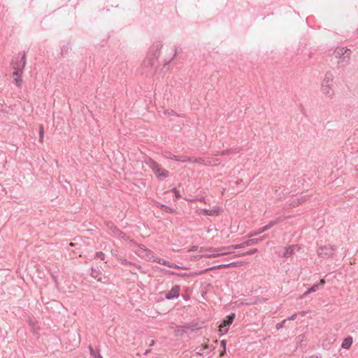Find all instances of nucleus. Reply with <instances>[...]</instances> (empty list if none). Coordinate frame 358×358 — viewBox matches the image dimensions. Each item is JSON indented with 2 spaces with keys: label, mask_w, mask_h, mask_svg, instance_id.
<instances>
[{
  "label": "nucleus",
  "mask_w": 358,
  "mask_h": 358,
  "mask_svg": "<svg viewBox=\"0 0 358 358\" xmlns=\"http://www.w3.org/2000/svg\"><path fill=\"white\" fill-rule=\"evenodd\" d=\"M162 48V44L160 41H156L150 46L148 55L142 64L145 73L152 74L155 72L157 65V58L159 55V50Z\"/></svg>",
  "instance_id": "nucleus-1"
},
{
  "label": "nucleus",
  "mask_w": 358,
  "mask_h": 358,
  "mask_svg": "<svg viewBox=\"0 0 358 358\" xmlns=\"http://www.w3.org/2000/svg\"><path fill=\"white\" fill-rule=\"evenodd\" d=\"M334 73L332 71H327L322 78L320 90L327 98L332 99L334 96Z\"/></svg>",
  "instance_id": "nucleus-2"
},
{
  "label": "nucleus",
  "mask_w": 358,
  "mask_h": 358,
  "mask_svg": "<svg viewBox=\"0 0 358 358\" xmlns=\"http://www.w3.org/2000/svg\"><path fill=\"white\" fill-rule=\"evenodd\" d=\"M145 164L148 166L159 180H163L169 176V172L159 167V164L150 157L146 158Z\"/></svg>",
  "instance_id": "nucleus-3"
},
{
  "label": "nucleus",
  "mask_w": 358,
  "mask_h": 358,
  "mask_svg": "<svg viewBox=\"0 0 358 358\" xmlns=\"http://www.w3.org/2000/svg\"><path fill=\"white\" fill-rule=\"evenodd\" d=\"M351 53V50L348 48L338 47L334 50L333 55L339 59L338 62V64L344 66L349 64Z\"/></svg>",
  "instance_id": "nucleus-4"
},
{
  "label": "nucleus",
  "mask_w": 358,
  "mask_h": 358,
  "mask_svg": "<svg viewBox=\"0 0 358 358\" xmlns=\"http://www.w3.org/2000/svg\"><path fill=\"white\" fill-rule=\"evenodd\" d=\"M134 252L140 258L146 261H150L152 258L153 252L148 249L144 245L139 244L133 250Z\"/></svg>",
  "instance_id": "nucleus-5"
},
{
  "label": "nucleus",
  "mask_w": 358,
  "mask_h": 358,
  "mask_svg": "<svg viewBox=\"0 0 358 358\" xmlns=\"http://www.w3.org/2000/svg\"><path fill=\"white\" fill-rule=\"evenodd\" d=\"M207 253L201 255V257L211 258V257H217L222 255H225L230 252L226 251V247L219 248H210L206 250Z\"/></svg>",
  "instance_id": "nucleus-6"
},
{
  "label": "nucleus",
  "mask_w": 358,
  "mask_h": 358,
  "mask_svg": "<svg viewBox=\"0 0 358 358\" xmlns=\"http://www.w3.org/2000/svg\"><path fill=\"white\" fill-rule=\"evenodd\" d=\"M336 246L334 245H325L321 247L318 251L317 254L320 257L324 258H329L333 256L334 252L336 250Z\"/></svg>",
  "instance_id": "nucleus-7"
},
{
  "label": "nucleus",
  "mask_w": 358,
  "mask_h": 358,
  "mask_svg": "<svg viewBox=\"0 0 358 358\" xmlns=\"http://www.w3.org/2000/svg\"><path fill=\"white\" fill-rule=\"evenodd\" d=\"M282 220H283L282 217H278L277 219H275L274 220H271L266 225H265L264 227L260 228L257 231H255L254 234L250 235L249 237H252V236H257V235H259V234H262V233H263V232L270 229L271 227H273V226L278 224V223H280Z\"/></svg>",
  "instance_id": "nucleus-8"
},
{
  "label": "nucleus",
  "mask_w": 358,
  "mask_h": 358,
  "mask_svg": "<svg viewBox=\"0 0 358 358\" xmlns=\"http://www.w3.org/2000/svg\"><path fill=\"white\" fill-rule=\"evenodd\" d=\"M152 262H157L159 264L164 265L166 266H168L169 268H181V267L176 264L171 263L169 261L164 260L162 258L157 257L155 256L154 253L152 254V258L151 259Z\"/></svg>",
  "instance_id": "nucleus-9"
},
{
  "label": "nucleus",
  "mask_w": 358,
  "mask_h": 358,
  "mask_svg": "<svg viewBox=\"0 0 358 358\" xmlns=\"http://www.w3.org/2000/svg\"><path fill=\"white\" fill-rule=\"evenodd\" d=\"M26 64V57L25 54L22 53L20 59L19 57L16 58V61L13 60L11 63L13 69H20L23 70L24 67Z\"/></svg>",
  "instance_id": "nucleus-10"
},
{
  "label": "nucleus",
  "mask_w": 358,
  "mask_h": 358,
  "mask_svg": "<svg viewBox=\"0 0 358 358\" xmlns=\"http://www.w3.org/2000/svg\"><path fill=\"white\" fill-rule=\"evenodd\" d=\"M180 291V287L179 285H174L171 289L165 294V298L169 300L177 299L179 296Z\"/></svg>",
  "instance_id": "nucleus-11"
},
{
  "label": "nucleus",
  "mask_w": 358,
  "mask_h": 358,
  "mask_svg": "<svg viewBox=\"0 0 358 358\" xmlns=\"http://www.w3.org/2000/svg\"><path fill=\"white\" fill-rule=\"evenodd\" d=\"M217 159H215L213 158H203V157H199L195 158V163L203 164L206 166H215L217 164Z\"/></svg>",
  "instance_id": "nucleus-12"
},
{
  "label": "nucleus",
  "mask_w": 358,
  "mask_h": 358,
  "mask_svg": "<svg viewBox=\"0 0 358 358\" xmlns=\"http://www.w3.org/2000/svg\"><path fill=\"white\" fill-rule=\"evenodd\" d=\"M220 211V208L217 206H215L212 210L203 209L202 213L205 215L209 216H217L219 215Z\"/></svg>",
  "instance_id": "nucleus-13"
},
{
  "label": "nucleus",
  "mask_w": 358,
  "mask_h": 358,
  "mask_svg": "<svg viewBox=\"0 0 358 358\" xmlns=\"http://www.w3.org/2000/svg\"><path fill=\"white\" fill-rule=\"evenodd\" d=\"M106 227L113 233L114 236H117V234H120V230L113 222H106Z\"/></svg>",
  "instance_id": "nucleus-14"
},
{
  "label": "nucleus",
  "mask_w": 358,
  "mask_h": 358,
  "mask_svg": "<svg viewBox=\"0 0 358 358\" xmlns=\"http://www.w3.org/2000/svg\"><path fill=\"white\" fill-rule=\"evenodd\" d=\"M299 250V248L297 245H289L285 249L283 257H287L292 255L294 253L295 250Z\"/></svg>",
  "instance_id": "nucleus-15"
},
{
  "label": "nucleus",
  "mask_w": 358,
  "mask_h": 358,
  "mask_svg": "<svg viewBox=\"0 0 358 358\" xmlns=\"http://www.w3.org/2000/svg\"><path fill=\"white\" fill-rule=\"evenodd\" d=\"M306 200H307V196H306V195L301 196L300 198L292 201V202L290 203V206L294 208L296 207L299 204L304 203Z\"/></svg>",
  "instance_id": "nucleus-16"
},
{
  "label": "nucleus",
  "mask_w": 358,
  "mask_h": 358,
  "mask_svg": "<svg viewBox=\"0 0 358 358\" xmlns=\"http://www.w3.org/2000/svg\"><path fill=\"white\" fill-rule=\"evenodd\" d=\"M162 155L163 157L166 159H172L175 161H177V159L178 157V156L173 155V153L168 150L163 151Z\"/></svg>",
  "instance_id": "nucleus-17"
},
{
  "label": "nucleus",
  "mask_w": 358,
  "mask_h": 358,
  "mask_svg": "<svg viewBox=\"0 0 358 358\" xmlns=\"http://www.w3.org/2000/svg\"><path fill=\"white\" fill-rule=\"evenodd\" d=\"M156 206L157 208H159L162 210H164L165 212L166 213H172L174 212V210L173 208H171V207L165 205V204H162V203H160L159 202H156Z\"/></svg>",
  "instance_id": "nucleus-18"
},
{
  "label": "nucleus",
  "mask_w": 358,
  "mask_h": 358,
  "mask_svg": "<svg viewBox=\"0 0 358 358\" xmlns=\"http://www.w3.org/2000/svg\"><path fill=\"white\" fill-rule=\"evenodd\" d=\"M352 344V338L350 336H348L343 340L341 347L344 349H348L351 346Z\"/></svg>",
  "instance_id": "nucleus-19"
},
{
  "label": "nucleus",
  "mask_w": 358,
  "mask_h": 358,
  "mask_svg": "<svg viewBox=\"0 0 358 358\" xmlns=\"http://www.w3.org/2000/svg\"><path fill=\"white\" fill-rule=\"evenodd\" d=\"M237 264H238V263H236V262H231V263L226 264H220V265L212 266L210 269L213 270V269H220V268H228L230 266H236Z\"/></svg>",
  "instance_id": "nucleus-20"
},
{
  "label": "nucleus",
  "mask_w": 358,
  "mask_h": 358,
  "mask_svg": "<svg viewBox=\"0 0 358 358\" xmlns=\"http://www.w3.org/2000/svg\"><path fill=\"white\" fill-rule=\"evenodd\" d=\"M325 284V280L322 279L319 283L313 285L311 287L309 288V292H316L320 287H323Z\"/></svg>",
  "instance_id": "nucleus-21"
},
{
  "label": "nucleus",
  "mask_w": 358,
  "mask_h": 358,
  "mask_svg": "<svg viewBox=\"0 0 358 358\" xmlns=\"http://www.w3.org/2000/svg\"><path fill=\"white\" fill-rule=\"evenodd\" d=\"M245 247H246V244H245V242H243L240 244L232 245L226 247V251L229 252V250H231L241 249V248H243Z\"/></svg>",
  "instance_id": "nucleus-22"
},
{
  "label": "nucleus",
  "mask_w": 358,
  "mask_h": 358,
  "mask_svg": "<svg viewBox=\"0 0 358 358\" xmlns=\"http://www.w3.org/2000/svg\"><path fill=\"white\" fill-rule=\"evenodd\" d=\"M219 331L221 332V335L225 334L228 332L229 329V325L222 322V323L219 326Z\"/></svg>",
  "instance_id": "nucleus-23"
},
{
  "label": "nucleus",
  "mask_w": 358,
  "mask_h": 358,
  "mask_svg": "<svg viewBox=\"0 0 358 358\" xmlns=\"http://www.w3.org/2000/svg\"><path fill=\"white\" fill-rule=\"evenodd\" d=\"M89 350L90 355L92 358H102L101 355L99 353V351H95L91 345L89 346Z\"/></svg>",
  "instance_id": "nucleus-24"
},
{
  "label": "nucleus",
  "mask_w": 358,
  "mask_h": 358,
  "mask_svg": "<svg viewBox=\"0 0 358 358\" xmlns=\"http://www.w3.org/2000/svg\"><path fill=\"white\" fill-rule=\"evenodd\" d=\"M234 318H235V313H232L230 315H229L227 317V319L223 320V322L230 326V324H232Z\"/></svg>",
  "instance_id": "nucleus-25"
},
{
  "label": "nucleus",
  "mask_w": 358,
  "mask_h": 358,
  "mask_svg": "<svg viewBox=\"0 0 358 358\" xmlns=\"http://www.w3.org/2000/svg\"><path fill=\"white\" fill-rule=\"evenodd\" d=\"M258 243H259L258 238H251V239H249V240L245 241V244H246V246L253 245Z\"/></svg>",
  "instance_id": "nucleus-26"
},
{
  "label": "nucleus",
  "mask_w": 358,
  "mask_h": 358,
  "mask_svg": "<svg viewBox=\"0 0 358 358\" xmlns=\"http://www.w3.org/2000/svg\"><path fill=\"white\" fill-rule=\"evenodd\" d=\"M192 160V157H187V156H178L177 161L181 162H186Z\"/></svg>",
  "instance_id": "nucleus-27"
},
{
  "label": "nucleus",
  "mask_w": 358,
  "mask_h": 358,
  "mask_svg": "<svg viewBox=\"0 0 358 358\" xmlns=\"http://www.w3.org/2000/svg\"><path fill=\"white\" fill-rule=\"evenodd\" d=\"M257 252V248H254V249L250 250H249L248 252H243L242 254H239L237 256L241 257V256H245V255H251L255 254Z\"/></svg>",
  "instance_id": "nucleus-28"
},
{
  "label": "nucleus",
  "mask_w": 358,
  "mask_h": 358,
  "mask_svg": "<svg viewBox=\"0 0 358 358\" xmlns=\"http://www.w3.org/2000/svg\"><path fill=\"white\" fill-rule=\"evenodd\" d=\"M118 261L120 262L121 264H122L124 265H134V266L136 265V264H134L130 261H128L126 259H124L122 257H121Z\"/></svg>",
  "instance_id": "nucleus-29"
},
{
  "label": "nucleus",
  "mask_w": 358,
  "mask_h": 358,
  "mask_svg": "<svg viewBox=\"0 0 358 358\" xmlns=\"http://www.w3.org/2000/svg\"><path fill=\"white\" fill-rule=\"evenodd\" d=\"M111 254L112 255L115 257L117 260H119L120 259V257H122L120 253H119V251L117 249H112L111 250Z\"/></svg>",
  "instance_id": "nucleus-30"
},
{
  "label": "nucleus",
  "mask_w": 358,
  "mask_h": 358,
  "mask_svg": "<svg viewBox=\"0 0 358 358\" xmlns=\"http://www.w3.org/2000/svg\"><path fill=\"white\" fill-rule=\"evenodd\" d=\"M100 274H101V273L99 271H96L94 268H92V272H91L92 277H93L94 278H97L99 280V279L98 278Z\"/></svg>",
  "instance_id": "nucleus-31"
},
{
  "label": "nucleus",
  "mask_w": 358,
  "mask_h": 358,
  "mask_svg": "<svg viewBox=\"0 0 358 358\" xmlns=\"http://www.w3.org/2000/svg\"><path fill=\"white\" fill-rule=\"evenodd\" d=\"M43 135H44V129L43 125H40L39 127V141L42 142L43 139Z\"/></svg>",
  "instance_id": "nucleus-32"
},
{
  "label": "nucleus",
  "mask_w": 358,
  "mask_h": 358,
  "mask_svg": "<svg viewBox=\"0 0 358 358\" xmlns=\"http://www.w3.org/2000/svg\"><path fill=\"white\" fill-rule=\"evenodd\" d=\"M115 237L120 238L123 240H129V237L122 231H120V234H117V236Z\"/></svg>",
  "instance_id": "nucleus-33"
},
{
  "label": "nucleus",
  "mask_w": 358,
  "mask_h": 358,
  "mask_svg": "<svg viewBox=\"0 0 358 358\" xmlns=\"http://www.w3.org/2000/svg\"><path fill=\"white\" fill-rule=\"evenodd\" d=\"M23 70L15 69V71L13 73V77H21V74L22 73Z\"/></svg>",
  "instance_id": "nucleus-34"
},
{
  "label": "nucleus",
  "mask_w": 358,
  "mask_h": 358,
  "mask_svg": "<svg viewBox=\"0 0 358 358\" xmlns=\"http://www.w3.org/2000/svg\"><path fill=\"white\" fill-rule=\"evenodd\" d=\"M286 321H287V320H284L281 322L277 323L276 325H275L276 329L279 330V329H282L284 327L285 323L286 322Z\"/></svg>",
  "instance_id": "nucleus-35"
},
{
  "label": "nucleus",
  "mask_w": 358,
  "mask_h": 358,
  "mask_svg": "<svg viewBox=\"0 0 358 358\" xmlns=\"http://www.w3.org/2000/svg\"><path fill=\"white\" fill-rule=\"evenodd\" d=\"M96 258L100 259L101 260H104L105 259V254L102 252H97L96 253Z\"/></svg>",
  "instance_id": "nucleus-36"
},
{
  "label": "nucleus",
  "mask_w": 358,
  "mask_h": 358,
  "mask_svg": "<svg viewBox=\"0 0 358 358\" xmlns=\"http://www.w3.org/2000/svg\"><path fill=\"white\" fill-rule=\"evenodd\" d=\"M14 82L17 87H20L22 83L21 77H17L14 78Z\"/></svg>",
  "instance_id": "nucleus-37"
},
{
  "label": "nucleus",
  "mask_w": 358,
  "mask_h": 358,
  "mask_svg": "<svg viewBox=\"0 0 358 358\" xmlns=\"http://www.w3.org/2000/svg\"><path fill=\"white\" fill-rule=\"evenodd\" d=\"M171 192H173V194H174V195H175L176 199H178V198H180V197L181 196H180V192H179V191H178V190H177L176 188H173V189H171Z\"/></svg>",
  "instance_id": "nucleus-38"
},
{
  "label": "nucleus",
  "mask_w": 358,
  "mask_h": 358,
  "mask_svg": "<svg viewBox=\"0 0 358 358\" xmlns=\"http://www.w3.org/2000/svg\"><path fill=\"white\" fill-rule=\"evenodd\" d=\"M231 152H232V151H231V150H223V151L220 153V155H229V154H230V153H231Z\"/></svg>",
  "instance_id": "nucleus-39"
},
{
  "label": "nucleus",
  "mask_w": 358,
  "mask_h": 358,
  "mask_svg": "<svg viewBox=\"0 0 358 358\" xmlns=\"http://www.w3.org/2000/svg\"><path fill=\"white\" fill-rule=\"evenodd\" d=\"M164 113H165V114H168V115H176V112H175L174 110H165V111H164Z\"/></svg>",
  "instance_id": "nucleus-40"
},
{
  "label": "nucleus",
  "mask_w": 358,
  "mask_h": 358,
  "mask_svg": "<svg viewBox=\"0 0 358 358\" xmlns=\"http://www.w3.org/2000/svg\"><path fill=\"white\" fill-rule=\"evenodd\" d=\"M129 243L131 245V247L132 246H135L136 248L137 247V245H138L136 242H135L134 240L132 239H130L129 240Z\"/></svg>",
  "instance_id": "nucleus-41"
},
{
  "label": "nucleus",
  "mask_w": 358,
  "mask_h": 358,
  "mask_svg": "<svg viewBox=\"0 0 358 358\" xmlns=\"http://www.w3.org/2000/svg\"><path fill=\"white\" fill-rule=\"evenodd\" d=\"M226 344H227V342L225 340L221 341L220 345L222 347V349H226Z\"/></svg>",
  "instance_id": "nucleus-42"
},
{
  "label": "nucleus",
  "mask_w": 358,
  "mask_h": 358,
  "mask_svg": "<svg viewBox=\"0 0 358 358\" xmlns=\"http://www.w3.org/2000/svg\"><path fill=\"white\" fill-rule=\"evenodd\" d=\"M296 316H297V314L296 313H294L293 314L292 316H290L289 317H288L287 320H294L296 318Z\"/></svg>",
  "instance_id": "nucleus-43"
},
{
  "label": "nucleus",
  "mask_w": 358,
  "mask_h": 358,
  "mask_svg": "<svg viewBox=\"0 0 358 358\" xmlns=\"http://www.w3.org/2000/svg\"><path fill=\"white\" fill-rule=\"evenodd\" d=\"M210 348V346L206 344V343H204V344H202L201 345V349L202 350H206V349H209Z\"/></svg>",
  "instance_id": "nucleus-44"
},
{
  "label": "nucleus",
  "mask_w": 358,
  "mask_h": 358,
  "mask_svg": "<svg viewBox=\"0 0 358 358\" xmlns=\"http://www.w3.org/2000/svg\"><path fill=\"white\" fill-rule=\"evenodd\" d=\"M198 250V246L194 245L190 249L189 251L191 252H195Z\"/></svg>",
  "instance_id": "nucleus-45"
},
{
  "label": "nucleus",
  "mask_w": 358,
  "mask_h": 358,
  "mask_svg": "<svg viewBox=\"0 0 358 358\" xmlns=\"http://www.w3.org/2000/svg\"><path fill=\"white\" fill-rule=\"evenodd\" d=\"M166 273H169L170 275H181L180 274L176 273L175 272H172L170 271H165Z\"/></svg>",
  "instance_id": "nucleus-46"
},
{
  "label": "nucleus",
  "mask_w": 358,
  "mask_h": 358,
  "mask_svg": "<svg viewBox=\"0 0 358 358\" xmlns=\"http://www.w3.org/2000/svg\"><path fill=\"white\" fill-rule=\"evenodd\" d=\"M155 344V341L153 339H150L149 341V345L152 346Z\"/></svg>",
  "instance_id": "nucleus-47"
},
{
  "label": "nucleus",
  "mask_w": 358,
  "mask_h": 358,
  "mask_svg": "<svg viewBox=\"0 0 358 358\" xmlns=\"http://www.w3.org/2000/svg\"><path fill=\"white\" fill-rule=\"evenodd\" d=\"M226 352V349H222V350L220 352V356L222 357Z\"/></svg>",
  "instance_id": "nucleus-48"
},
{
  "label": "nucleus",
  "mask_w": 358,
  "mask_h": 358,
  "mask_svg": "<svg viewBox=\"0 0 358 358\" xmlns=\"http://www.w3.org/2000/svg\"><path fill=\"white\" fill-rule=\"evenodd\" d=\"M310 293H311V292H309V289H308L306 292H304V294H303V296H306L308 294H309Z\"/></svg>",
  "instance_id": "nucleus-49"
},
{
  "label": "nucleus",
  "mask_w": 358,
  "mask_h": 358,
  "mask_svg": "<svg viewBox=\"0 0 358 358\" xmlns=\"http://www.w3.org/2000/svg\"><path fill=\"white\" fill-rule=\"evenodd\" d=\"M0 111H3V104L0 103Z\"/></svg>",
  "instance_id": "nucleus-50"
},
{
  "label": "nucleus",
  "mask_w": 358,
  "mask_h": 358,
  "mask_svg": "<svg viewBox=\"0 0 358 358\" xmlns=\"http://www.w3.org/2000/svg\"><path fill=\"white\" fill-rule=\"evenodd\" d=\"M243 182L242 179H238L237 181H236V184L238 185L240 183H241Z\"/></svg>",
  "instance_id": "nucleus-51"
},
{
  "label": "nucleus",
  "mask_w": 358,
  "mask_h": 358,
  "mask_svg": "<svg viewBox=\"0 0 358 358\" xmlns=\"http://www.w3.org/2000/svg\"><path fill=\"white\" fill-rule=\"evenodd\" d=\"M195 158L196 157H192V160H190L189 162L195 163Z\"/></svg>",
  "instance_id": "nucleus-52"
},
{
  "label": "nucleus",
  "mask_w": 358,
  "mask_h": 358,
  "mask_svg": "<svg viewBox=\"0 0 358 358\" xmlns=\"http://www.w3.org/2000/svg\"><path fill=\"white\" fill-rule=\"evenodd\" d=\"M201 350H202V349L201 348L198 352H196V354L199 355H202L201 352Z\"/></svg>",
  "instance_id": "nucleus-53"
},
{
  "label": "nucleus",
  "mask_w": 358,
  "mask_h": 358,
  "mask_svg": "<svg viewBox=\"0 0 358 358\" xmlns=\"http://www.w3.org/2000/svg\"><path fill=\"white\" fill-rule=\"evenodd\" d=\"M308 358H318V357L317 355H311L310 357H308Z\"/></svg>",
  "instance_id": "nucleus-54"
},
{
  "label": "nucleus",
  "mask_w": 358,
  "mask_h": 358,
  "mask_svg": "<svg viewBox=\"0 0 358 358\" xmlns=\"http://www.w3.org/2000/svg\"><path fill=\"white\" fill-rule=\"evenodd\" d=\"M199 201H202V202H204L205 201V199L203 197H201V198L199 199Z\"/></svg>",
  "instance_id": "nucleus-55"
},
{
  "label": "nucleus",
  "mask_w": 358,
  "mask_h": 358,
  "mask_svg": "<svg viewBox=\"0 0 358 358\" xmlns=\"http://www.w3.org/2000/svg\"><path fill=\"white\" fill-rule=\"evenodd\" d=\"M151 350L149 349V350H146L145 352V355H147L148 354Z\"/></svg>",
  "instance_id": "nucleus-56"
},
{
  "label": "nucleus",
  "mask_w": 358,
  "mask_h": 358,
  "mask_svg": "<svg viewBox=\"0 0 358 358\" xmlns=\"http://www.w3.org/2000/svg\"><path fill=\"white\" fill-rule=\"evenodd\" d=\"M264 238H265V237H264H264H262V238H258V239H259V241H263V240H264Z\"/></svg>",
  "instance_id": "nucleus-57"
},
{
  "label": "nucleus",
  "mask_w": 358,
  "mask_h": 358,
  "mask_svg": "<svg viewBox=\"0 0 358 358\" xmlns=\"http://www.w3.org/2000/svg\"><path fill=\"white\" fill-rule=\"evenodd\" d=\"M169 62H166V63L164 64V65H167V64H169Z\"/></svg>",
  "instance_id": "nucleus-58"
},
{
  "label": "nucleus",
  "mask_w": 358,
  "mask_h": 358,
  "mask_svg": "<svg viewBox=\"0 0 358 358\" xmlns=\"http://www.w3.org/2000/svg\"><path fill=\"white\" fill-rule=\"evenodd\" d=\"M305 358H308V357H305Z\"/></svg>",
  "instance_id": "nucleus-59"
}]
</instances>
